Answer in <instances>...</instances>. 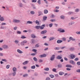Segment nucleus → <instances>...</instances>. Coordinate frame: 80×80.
I'll return each mask as SVG.
<instances>
[{
	"label": "nucleus",
	"mask_w": 80,
	"mask_h": 80,
	"mask_svg": "<svg viewBox=\"0 0 80 80\" xmlns=\"http://www.w3.org/2000/svg\"><path fill=\"white\" fill-rule=\"evenodd\" d=\"M69 57L70 59H74L75 58V55L73 54H71L69 55Z\"/></svg>",
	"instance_id": "nucleus-1"
},
{
	"label": "nucleus",
	"mask_w": 80,
	"mask_h": 80,
	"mask_svg": "<svg viewBox=\"0 0 80 80\" xmlns=\"http://www.w3.org/2000/svg\"><path fill=\"white\" fill-rule=\"evenodd\" d=\"M12 22H13V23H19V22H20V20L17 19H13L12 21Z\"/></svg>",
	"instance_id": "nucleus-2"
},
{
	"label": "nucleus",
	"mask_w": 80,
	"mask_h": 80,
	"mask_svg": "<svg viewBox=\"0 0 80 80\" xmlns=\"http://www.w3.org/2000/svg\"><path fill=\"white\" fill-rule=\"evenodd\" d=\"M58 32H61L62 33H63V32H65V30L63 29H62L60 28H59L58 30Z\"/></svg>",
	"instance_id": "nucleus-3"
},
{
	"label": "nucleus",
	"mask_w": 80,
	"mask_h": 80,
	"mask_svg": "<svg viewBox=\"0 0 80 80\" xmlns=\"http://www.w3.org/2000/svg\"><path fill=\"white\" fill-rule=\"evenodd\" d=\"M2 48L4 49H7L8 48V45H4L2 46Z\"/></svg>",
	"instance_id": "nucleus-4"
},
{
	"label": "nucleus",
	"mask_w": 80,
	"mask_h": 80,
	"mask_svg": "<svg viewBox=\"0 0 80 80\" xmlns=\"http://www.w3.org/2000/svg\"><path fill=\"white\" fill-rule=\"evenodd\" d=\"M55 55H52L51 57L50 60L51 61H53V60L55 58Z\"/></svg>",
	"instance_id": "nucleus-5"
},
{
	"label": "nucleus",
	"mask_w": 80,
	"mask_h": 80,
	"mask_svg": "<svg viewBox=\"0 0 80 80\" xmlns=\"http://www.w3.org/2000/svg\"><path fill=\"white\" fill-rule=\"evenodd\" d=\"M47 56L46 54H42L39 55V57L40 58H43V57H45Z\"/></svg>",
	"instance_id": "nucleus-6"
},
{
	"label": "nucleus",
	"mask_w": 80,
	"mask_h": 80,
	"mask_svg": "<svg viewBox=\"0 0 80 80\" xmlns=\"http://www.w3.org/2000/svg\"><path fill=\"white\" fill-rule=\"evenodd\" d=\"M69 62L71 64H72V65H75V62L73 61V60H70L69 61Z\"/></svg>",
	"instance_id": "nucleus-7"
},
{
	"label": "nucleus",
	"mask_w": 80,
	"mask_h": 80,
	"mask_svg": "<svg viewBox=\"0 0 80 80\" xmlns=\"http://www.w3.org/2000/svg\"><path fill=\"white\" fill-rule=\"evenodd\" d=\"M17 52L18 53H23V52L19 49L17 50Z\"/></svg>",
	"instance_id": "nucleus-8"
},
{
	"label": "nucleus",
	"mask_w": 80,
	"mask_h": 80,
	"mask_svg": "<svg viewBox=\"0 0 80 80\" xmlns=\"http://www.w3.org/2000/svg\"><path fill=\"white\" fill-rule=\"evenodd\" d=\"M69 40H72V41H75V39L73 38L72 37H70L69 38Z\"/></svg>",
	"instance_id": "nucleus-9"
},
{
	"label": "nucleus",
	"mask_w": 80,
	"mask_h": 80,
	"mask_svg": "<svg viewBox=\"0 0 80 80\" xmlns=\"http://www.w3.org/2000/svg\"><path fill=\"white\" fill-rule=\"evenodd\" d=\"M45 24H43L41 26H40V29H43V28H44V27H45Z\"/></svg>",
	"instance_id": "nucleus-10"
},
{
	"label": "nucleus",
	"mask_w": 80,
	"mask_h": 80,
	"mask_svg": "<svg viewBox=\"0 0 80 80\" xmlns=\"http://www.w3.org/2000/svg\"><path fill=\"white\" fill-rule=\"evenodd\" d=\"M28 62H29V61H25L24 62H23L22 63V64L24 65H27V64H28Z\"/></svg>",
	"instance_id": "nucleus-11"
},
{
	"label": "nucleus",
	"mask_w": 80,
	"mask_h": 80,
	"mask_svg": "<svg viewBox=\"0 0 80 80\" xmlns=\"http://www.w3.org/2000/svg\"><path fill=\"white\" fill-rule=\"evenodd\" d=\"M47 32V30H44L42 31L41 32V34H44Z\"/></svg>",
	"instance_id": "nucleus-12"
},
{
	"label": "nucleus",
	"mask_w": 80,
	"mask_h": 80,
	"mask_svg": "<svg viewBox=\"0 0 80 80\" xmlns=\"http://www.w3.org/2000/svg\"><path fill=\"white\" fill-rule=\"evenodd\" d=\"M27 23L28 24H32V23H33V22H32V21H28L27 22Z\"/></svg>",
	"instance_id": "nucleus-13"
},
{
	"label": "nucleus",
	"mask_w": 80,
	"mask_h": 80,
	"mask_svg": "<svg viewBox=\"0 0 80 80\" xmlns=\"http://www.w3.org/2000/svg\"><path fill=\"white\" fill-rule=\"evenodd\" d=\"M66 67H69V68H72V65L69 64L66 65Z\"/></svg>",
	"instance_id": "nucleus-14"
},
{
	"label": "nucleus",
	"mask_w": 80,
	"mask_h": 80,
	"mask_svg": "<svg viewBox=\"0 0 80 80\" xmlns=\"http://www.w3.org/2000/svg\"><path fill=\"white\" fill-rule=\"evenodd\" d=\"M54 39H55V38L53 37L50 38H49V41L53 40H54Z\"/></svg>",
	"instance_id": "nucleus-15"
},
{
	"label": "nucleus",
	"mask_w": 80,
	"mask_h": 80,
	"mask_svg": "<svg viewBox=\"0 0 80 80\" xmlns=\"http://www.w3.org/2000/svg\"><path fill=\"white\" fill-rule=\"evenodd\" d=\"M14 43L16 44H18V43H19V41H18L17 40H16L14 41Z\"/></svg>",
	"instance_id": "nucleus-16"
},
{
	"label": "nucleus",
	"mask_w": 80,
	"mask_h": 80,
	"mask_svg": "<svg viewBox=\"0 0 80 80\" xmlns=\"http://www.w3.org/2000/svg\"><path fill=\"white\" fill-rule=\"evenodd\" d=\"M31 36L32 38H36V37H37L35 36V35L33 34H31Z\"/></svg>",
	"instance_id": "nucleus-17"
},
{
	"label": "nucleus",
	"mask_w": 80,
	"mask_h": 80,
	"mask_svg": "<svg viewBox=\"0 0 80 80\" xmlns=\"http://www.w3.org/2000/svg\"><path fill=\"white\" fill-rule=\"evenodd\" d=\"M57 59H58V60H60V59H61L62 57L58 55L57 57Z\"/></svg>",
	"instance_id": "nucleus-18"
},
{
	"label": "nucleus",
	"mask_w": 80,
	"mask_h": 80,
	"mask_svg": "<svg viewBox=\"0 0 80 80\" xmlns=\"http://www.w3.org/2000/svg\"><path fill=\"white\" fill-rule=\"evenodd\" d=\"M62 42H63V41H62V40H58L57 41V43H62Z\"/></svg>",
	"instance_id": "nucleus-19"
},
{
	"label": "nucleus",
	"mask_w": 80,
	"mask_h": 80,
	"mask_svg": "<svg viewBox=\"0 0 80 80\" xmlns=\"http://www.w3.org/2000/svg\"><path fill=\"white\" fill-rule=\"evenodd\" d=\"M33 60H34V61H35V62H37V61L38 60V59L37 58L35 57L33 58Z\"/></svg>",
	"instance_id": "nucleus-20"
},
{
	"label": "nucleus",
	"mask_w": 80,
	"mask_h": 80,
	"mask_svg": "<svg viewBox=\"0 0 80 80\" xmlns=\"http://www.w3.org/2000/svg\"><path fill=\"white\" fill-rule=\"evenodd\" d=\"M47 16H44L43 17V20L44 21H45L47 20Z\"/></svg>",
	"instance_id": "nucleus-21"
},
{
	"label": "nucleus",
	"mask_w": 80,
	"mask_h": 80,
	"mask_svg": "<svg viewBox=\"0 0 80 80\" xmlns=\"http://www.w3.org/2000/svg\"><path fill=\"white\" fill-rule=\"evenodd\" d=\"M12 70L13 72H16L17 71V68H12Z\"/></svg>",
	"instance_id": "nucleus-22"
},
{
	"label": "nucleus",
	"mask_w": 80,
	"mask_h": 80,
	"mask_svg": "<svg viewBox=\"0 0 80 80\" xmlns=\"http://www.w3.org/2000/svg\"><path fill=\"white\" fill-rule=\"evenodd\" d=\"M44 70L45 71H48L49 70V68H46L44 69Z\"/></svg>",
	"instance_id": "nucleus-23"
},
{
	"label": "nucleus",
	"mask_w": 80,
	"mask_h": 80,
	"mask_svg": "<svg viewBox=\"0 0 80 80\" xmlns=\"http://www.w3.org/2000/svg\"><path fill=\"white\" fill-rule=\"evenodd\" d=\"M31 69H35V66L33 65L31 67Z\"/></svg>",
	"instance_id": "nucleus-24"
},
{
	"label": "nucleus",
	"mask_w": 80,
	"mask_h": 80,
	"mask_svg": "<svg viewBox=\"0 0 80 80\" xmlns=\"http://www.w3.org/2000/svg\"><path fill=\"white\" fill-rule=\"evenodd\" d=\"M48 12V10H47V9H45L44 11V13L46 14Z\"/></svg>",
	"instance_id": "nucleus-25"
},
{
	"label": "nucleus",
	"mask_w": 80,
	"mask_h": 80,
	"mask_svg": "<svg viewBox=\"0 0 80 80\" xmlns=\"http://www.w3.org/2000/svg\"><path fill=\"white\" fill-rule=\"evenodd\" d=\"M70 50L71 51H73V50H75V49L73 48H70Z\"/></svg>",
	"instance_id": "nucleus-26"
},
{
	"label": "nucleus",
	"mask_w": 80,
	"mask_h": 80,
	"mask_svg": "<svg viewBox=\"0 0 80 80\" xmlns=\"http://www.w3.org/2000/svg\"><path fill=\"white\" fill-rule=\"evenodd\" d=\"M0 20H1V21H3V20H4V18H3V17H0Z\"/></svg>",
	"instance_id": "nucleus-27"
},
{
	"label": "nucleus",
	"mask_w": 80,
	"mask_h": 80,
	"mask_svg": "<svg viewBox=\"0 0 80 80\" xmlns=\"http://www.w3.org/2000/svg\"><path fill=\"white\" fill-rule=\"evenodd\" d=\"M73 12H69L68 13V15H72V14H73Z\"/></svg>",
	"instance_id": "nucleus-28"
},
{
	"label": "nucleus",
	"mask_w": 80,
	"mask_h": 80,
	"mask_svg": "<svg viewBox=\"0 0 80 80\" xmlns=\"http://www.w3.org/2000/svg\"><path fill=\"white\" fill-rule=\"evenodd\" d=\"M54 49L55 50H60V48L59 47H56L54 48Z\"/></svg>",
	"instance_id": "nucleus-29"
},
{
	"label": "nucleus",
	"mask_w": 80,
	"mask_h": 80,
	"mask_svg": "<svg viewBox=\"0 0 80 80\" xmlns=\"http://www.w3.org/2000/svg\"><path fill=\"white\" fill-rule=\"evenodd\" d=\"M35 28H37V29H39L40 28V26H37L35 27Z\"/></svg>",
	"instance_id": "nucleus-30"
},
{
	"label": "nucleus",
	"mask_w": 80,
	"mask_h": 80,
	"mask_svg": "<svg viewBox=\"0 0 80 80\" xmlns=\"http://www.w3.org/2000/svg\"><path fill=\"white\" fill-rule=\"evenodd\" d=\"M30 12L32 15H34L35 14V12L33 11H31Z\"/></svg>",
	"instance_id": "nucleus-31"
},
{
	"label": "nucleus",
	"mask_w": 80,
	"mask_h": 80,
	"mask_svg": "<svg viewBox=\"0 0 80 80\" xmlns=\"http://www.w3.org/2000/svg\"><path fill=\"white\" fill-rule=\"evenodd\" d=\"M21 45L22 46H24L25 44L24 43V42H22L21 43Z\"/></svg>",
	"instance_id": "nucleus-32"
},
{
	"label": "nucleus",
	"mask_w": 80,
	"mask_h": 80,
	"mask_svg": "<svg viewBox=\"0 0 80 80\" xmlns=\"http://www.w3.org/2000/svg\"><path fill=\"white\" fill-rule=\"evenodd\" d=\"M58 67L59 68H62V65L61 64H58Z\"/></svg>",
	"instance_id": "nucleus-33"
},
{
	"label": "nucleus",
	"mask_w": 80,
	"mask_h": 80,
	"mask_svg": "<svg viewBox=\"0 0 80 80\" xmlns=\"http://www.w3.org/2000/svg\"><path fill=\"white\" fill-rule=\"evenodd\" d=\"M35 23L36 24L38 25H39V22L38 20H37L35 21Z\"/></svg>",
	"instance_id": "nucleus-34"
},
{
	"label": "nucleus",
	"mask_w": 80,
	"mask_h": 80,
	"mask_svg": "<svg viewBox=\"0 0 80 80\" xmlns=\"http://www.w3.org/2000/svg\"><path fill=\"white\" fill-rule=\"evenodd\" d=\"M12 75L13 76H15V75H16V72H13L12 73Z\"/></svg>",
	"instance_id": "nucleus-35"
},
{
	"label": "nucleus",
	"mask_w": 80,
	"mask_h": 80,
	"mask_svg": "<svg viewBox=\"0 0 80 80\" xmlns=\"http://www.w3.org/2000/svg\"><path fill=\"white\" fill-rule=\"evenodd\" d=\"M61 19H64L65 18V17L63 16H62L60 17Z\"/></svg>",
	"instance_id": "nucleus-36"
},
{
	"label": "nucleus",
	"mask_w": 80,
	"mask_h": 80,
	"mask_svg": "<svg viewBox=\"0 0 80 80\" xmlns=\"http://www.w3.org/2000/svg\"><path fill=\"white\" fill-rule=\"evenodd\" d=\"M80 10V9H79L77 8L75 10V12H78Z\"/></svg>",
	"instance_id": "nucleus-37"
},
{
	"label": "nucleus",
	"mask_w": 80,
	"mask_h": 80,
	"mask_svg": "<svg viewBox=\"0 0 80 80\" xmlns=\"http://www.w3.org/2000/svg\"><path fill=\"white\" fill-rule=\"evenodd\" d=\"M38 62H39L40 63H41V62H43V60L42 59H39Z\"/></svg>",
	"instance_id": "nucleus-38"
},
{
	"label": "nucleus",
	"mask_w": 80,
	"mask_h": 80,
	"mask_svg": "<svg viewBox=\"0 0 80 80\" xmlns=\"http://www.w3.org/2000/svg\"><path fill=\"white\" fill-rule=\"evenodd\" d=\"M52 70L53 71V72H56V68H54L52 69Z\"/></svg>",
	"instance_id": "nucleus-39"
},
{
	"label": "nucleus",
	"mask_w": 80,
	"mask_h": 80,
	"mask_svg": "<svg viewBox=\"0 0 80 80\" xmlns=\"http://www.w3.org/2000/svg\"><path fill=\"white\" fill-rule=\"evenodd\" d=\"M50 77H51V78H53V77H54V76L53 75H50Z\"/></svg>",
	"instance_id": "nucleus-40"
},
{
	"label": "nucleus",
	"mask_w": 80,
	"mask_h": 80,
	"mask_svg": "<svg viewBox=\"0 0 80 80\" xmlns=\"http://www.w3.org/2000/svg\"><path fill=\"white\" fill-rule=\"evenodd\" d=\"M59 74L60 75H63V72H60L59 73Z\"/></svg>",
	"instance_id": "nucleus-41"
},
{
	"label": "nucleus",
	"mask_w": 80,
	"mask_h": 80,
	"mask_svg": "<svg viewBox=\"0 0 80 80\" xmlns=\"http://www.w3.org/2000/svg\"><path fill=\"white\" fill-rule=\"evenodd\" d=\"M32 3H35L36 2H37V1L36 0H32Z\"/></svg>",
	"instance_id": "nucleus-42"
},
{
	"label": "nucleus",
	"mask_w": 80,
	"mask_h": 80,
	"mask_svg": "<svg viewBox=\"0 0 80 80\" xmlns=\"http://www.w3.org/2000/svg\"><path fill=\"white\" fill-rule=\"evenodd\" d=\"M27 76H28V74H26L23 75V77H27Z\"/></svg>",
	"instance_id": "nucleus-43"
},
{
	"label": "nucleus",
	"mask_w": 80,
	"mask_h": 80,
	"mask_svg": "<svg viewBox=\"0 0 80 80\" xmlns=\"http://www.w3.org/2000/svg\"><path fill=\"white\" fill-rule=\"evenodd\" d=\"M26 37H25V36H22L21 37V38H26Z\"/></svg>",
	"instance_id": "nucleus-44"
},
{
	"label": "nucleus",
	"mask_w": 80,
	"mask_h": 80,
	"mask_svg": "<svg viewBox=\"0 0 80 80\" xmlns=\"http://www.w3.org/2000/svg\"><path fill=\"white\" fill-rule=\"evenodd\" d=\"M17 33L18 34H21V32L20 31H18L17 32Z\"/></svg>",
	"instance_id": "nucleus-45"
},
{
	"label": "nucleus",
	"mask_w": 80,
	"mask_h": 80,
	"mask_svg": "<svg viewBox=\"0 0 80 80\" xmlns=\"http://www.w3.org/2000/svg\"><path fill=\"white\" fill-rule=\"evenodd\" d=\"M22 42H23L24 44H25V43H26L27 42V40H24L23 41H22Z\"/></svg>",
	"instance_id": "nucleus-46"
},
{
	"label": "nucleus",
	"mask_w": 80,
	"mask_h": 80,
	"mask_svg": "<svg viewBox=\"0 0 80 80\" xmlns=\"http://www.w3.org/2000/svg\"><path fill=\"white\" fill-rule=\"evenodd\" d=\"M79 59L78 58H76L74 59L75 61H77Z\"/></svg>",
	"instance_id": "nucleus-47"
},
{
	"label": "nucleus",
	"mask_w": 80,
	"mask_h": 80,
	"mask_svg": "<svg viewBox=\"0 0 80 80\" xmlns=\"http://www.w3.org/2000/svg\"><path fill=\"white\" fill-rule=\"evenodd\" d=\"M49 26L50 27H52L53 26V24H49Z\"/></svg>",
	"instance_id": "nucleus-48"
},
{
	"label": "nucleus",
	"mask_w": 80,
	"mask_h": 80,
	"mask_svg": "<svg viewBox=\"0 0 80 80\" xmlns=\"http://www.w3.org/2000/svg\"><path fill=\"white\" fill-rule=\"evenodd\" d=\"M38 3L39 4V5H40V0H38Z\"/></svg>",
	"instance_id": "nucleus-49"
},
{
	"label": "nucleus",
	"mask_w": 80,
	"mask_h": 80,
	"mask_svg": "<svg viewBox=\"0 0 80 80\" xmlns=\"http://www.w3.org/2000/svg\"><path fill=\"white\" fill-rule=\"evenodd\" d=\"M62 40H63V41H66V38H62Z\"/></svg>",
	"instance_id": "nucleus-50"
},
{
	"label": "nucleus",
	"mask_w": 80,
	"mask_h": 80,
	"mask_svg": "<svg viewBox=\"0 0 80 80\" xmlns=\"http://www.w3.org/2000/svg\"><path fill=\"white\" fill-rule=\"evenodd\" d=\"M17 29V27H15L13 28V29L14 30H16Z\"/></svg>",
	"instance_id": "nucleus-51"
},
{
	"label": "nucleus",
	"mask_w": 80,
	"mask_h": 80,
	"mask_svg": "<svg viewBox=\"0 0 80 80\" xmlns=\"http://www.w3.org/2000/svg\"><path fill=\"white\" fill-rule=\"evenodd\" d=\"M32 51L33 52H37V50L36 49H33L32 50Z\"/></svg>",
	"instance_id": "nucleus-52"
},
{
	"label": "nucleus",
	"mask_w": 80,
	"mask_h": 80,
	"mask_svg": "<svg viewBox=\"0 0 80 80\" xmlns=\"http://www.w3.org/2000/svg\"><path fill=\"white\" fill-rule=\"evenodd\" d=\"M54 12H59V10H58V9H56L54 10Z\"/></svg>",
	"instance_id": "nucleus-53"
},
{
	"label": "nucleus",
	"mask_w": 80,
	"mask_h": 80,
	"mask_svg": "<svg viewBox=\"0 0 80 80\" xmlns=\"http://www.w3.org/2000/svg\"><path fill=\"white\" fill-rule=\"evenodd\" d=\"M77 72H78V73H80V69H78L76 70Z\"/></svg>",
	"instance_id": "nucleus-54"
},
{
	"label": "nucleus",
	"mask_w": 80,
	"mask_h": 80,
	"mask_svg": "<svg viewBox=\"0 0 80 80\" xmlns=\"http://www.w3.org/2000/svg\"><path fill=\"white\" fill-rule=\"evenodd\" d=\"M2 61H3V62H7V60L6 59H2Z\"/></svg>",
	"instance_id": "nucleus-55"
},
{
	"label": "nucleus",
	"mask_w": 80,
	"mask_h": 80,
	"mask_svg": "<svg viewBox=\"0 0 80 80\" xmlns=\"http://www.w3.org/2000/svg\"><path fill=\"white\" fill-rule=\"evenodd\" d=\"M19 6L20 7H22L23 6V5L22 4V3H20L19 4Z\"/></svg>",
	"instance_id": "nucleus-56"
},
{
	"label": "nucleus",
	"mask_w": 80,
	"mask_h": 80,
	"mask_svg": "<svg viewBox=\"0 0 80 80\" xmlns=\"http://www.w3.org/2000/svg\"><path fill=\"white\" fill-rule=\"evenodd\" d=\"M64 59L66 61H67L68 60V59L66 57L64 58Z\"/></svg>",
	"instance_id": "nucleus-57"
},
{
	"label": "nucleus",
	"mask_w": 80,
	"mask_h": 80,
	"mask_svg": "<svg viewBox=\"0 0 80 80\" xmlns=\"http://www.w3.org/2000/svg\"><path fill=\"white\" fill-rule=\"evenodd\" d=\"M50 78L49 77L47 78H46V80H50Z\"/></svg>",
	"instance_id": "nucleus-58"
},
{
	"label": "nucleus",
	"mask_w": 80,
	"mask_h": 80,
	"mask_svg": "<svg viewBox=\"0 0 80 80\" xmlns=\"http://www.w3.org/2000/svg\"><path fill=\"white\" fill-rule=\"evenodd\" d=\"M35 55V53H32L31 54V55H32V56H34Z\"/></svg>",
	"instance_id": "nucleus-59"
},
{
	"label": "nucleus",
	"mask_w": 80,
	"mask_h": 80,
	"mask_svg": "<svg viewBox=\"0 0 80 80\" xmlns=\"http://www.w3.org/2000/svg\"><path fill=\"white\" fill-rule=\"evenodd\" d=\"M51 22H55V20L54 19H52L51 20Z\"/></svg>",
	"instance_id": "nucleus-60"
},
{
	"label": "nucleus",
	"mask_w": 80,
	"mask_h": 80,
	"mask_svg": "<svg viewBox=\"0 0 80 80\" xmlns=\"http://www.w3.org/2000/svg\"><path fill=\"white\" fill-rule=\"evenodd\" d=\"M10 67V66L9 65H7L6 66V68H9V67Z\"/></svg>",
	"instance_id": "nucleus-61"
},
{
	"label": "nucleus",
	"mask_w": 80,
	"mask_h": 80,
	"mask_svg": "<svg viewBox=\"0 0 80 80\" xmlns=\"http://www.w3.org/2000/svg\"><path fill=\"white\" fill-rule=\"evenodd\" d=\"M77 63V64L78 65H80V62H78Z\"/></svg>",
	"instance_id": "nucleus-62"
},
{
	"label": "nucleus",
	"mask_w": 80,
	"mask_h": 80,
	"mask_svg": "<svg viewBox=\"0 0 80 80\" xmlns=\"http://www.w3.org/2000/svg\"><path fill=\"white\" fill-rule=\"evenodd\" d=\"M77 34H80V31H78L76 32Z\"/></svg>",
	"instance_id": "nucleus-63"
},
{
	"label": "nucleus",
	"mask_w": 80,
	"mask_h": 80,
	"mask_svg": "<svg viewBox=\"0 0 80 80\" xmlns=\"http://www.w3.org/2000/svg\"><path fill=\"white\" fill-rule=\"evenodd\" d=\"M39 47V45L38 44H36L35 45V47L36 48L38 47Z\"/></svg>",
	"instance_id": "nucleus-64"
}]
</instances>
